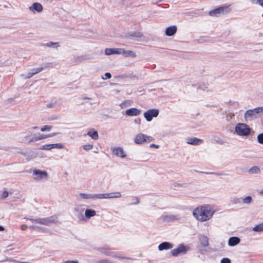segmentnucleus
Instances as JSON below:
<instances>
[{
  "mask_svg": "<svg viewBox=\"0 0 263 263\" xmlns=\"http://www.w3.org/2000/svg\"><path fill=\"white\" fill-rule=\"evenodd\" d=\"M214 214L209 205L201 206L196 208L193 211L194 216L199 221H205L210 219Z\"/></svg>",
  "mask_w": 263,
  "mask_h": 263,
  "instance_id": "nucleus-1",
  "label": "nucleus"
},
{
  "mask_svg": "<svg viewBox=\"0 0 263 263\" xmlns=\"http://www.w3.org/2000/svg\"><path fill=\"white\" fill-rule=\"evenodd\" d=\"M25 219H26L27 220H30L32 222H34L35 223L45 226H48L51 223L58 222L57 217L54 216L46 218H39L37 219H32L28 218H25Z\"/></svg>",
  "mask_w": 263,
  "mask_h": 263,
  "instance_id": "nucleus-2",
  "label": "nucleus"
},
{
  "mask_svg": "<svg viewBox=\"0 0 263 263\" xmlns=\"http://www.w3.org/2000/svg\"><path fill=\"white\" fill-rule=\"evenodd\" d=\"M251 128L245 123H238L235 127V133L240 136H247L251 134Z\"/></svg>",
  "mask_w": 263,
  "mask_h": 263,
  "instance_id": "nucleus-3",
  "label": "nucleus"
},
{
  "mask_svg": "<svg viewBox=\"0 0 263 263\" xmlns=\"http://www.w3.org/2000/svg\"><path fill=\"white\" fill-rule=\"evenodd\" d=\"M190 250L189 246H184L183 244H180L179 246L174 249H173L171 253L173 256L177 257L180 255L185 254Z\"/></svg>",
  "mask_w": 263,
  "mask_h": 263,
  "instance_id": "nucleus-4",
  "label": "nucleus"
},
{
  "mask_svg": "<svg viewBox=\"0 0 263 263\" xmlns=\"http://www.w3.org/2000/svg\"><path fill=\"white\" fill-rule=\"evenodd\" d=\"M153 140V138L143 134H139L135 138L134 141L136 144H142Z\"/></svg>",
  "mask_w": 263,
  "mask_h": 263,
  "instance_id": "nucleus-5",
  "label": "nucleus"
},
{
  "mask_svg": "<svg viewBox=\"0 0 263 263\" xmlns=\"http://www.w3.org/2000/svg\"><path fill=\"white\" fill-rule=\"evenodd\" d=\"M93 196L94 199H106L110 198H120L121 196V194L119 192H116L112 193L93 194Z\"/></svg>",
  "mask_w": 263,
  "mask_h": 263,
  "instance_id": "nucleus-6",
  "label": "nucleus"
},
{
  "mask_svg": "<svg viewBox=\"0 0 263 263\" xmlns=\"http://www.w3.org/2000/svg\"><path fill=\"white\" fill-rule=\"evenodd\" d=\"M105 250H102V252L107 256H110L115 258H117L121 259H129V257L123 256L121 253L116 252H112L108 248L105 249Z\"/></svg>",
  "mask_w": 263,
  "mask_h": 263,
  "instance_id": "nucleus-7",
  "label": "nucleus"
},
{
  "mask_svg": "<svg viewBox=\"0 0 263 263\" xmlns=\"http://www.w3.org/2000/svg\"><path fill=\"white\" fill-rule=\"evenodd\" d=\"M33 175L35 176L34 179L36 180L46 179L48 177V173L47 172L36 169L33 170Z\"/></svg>",
  "mask_w": 263,
  "mask_h": 263,
  "instance_id": "nucleus-8",
  "label": "nucleus"
},
{
  "mask_svg": "<svg viewBox=\"0 0 263 263\" xmlns=\"http://www.w3.org/2000/svg\"><path fill=\"white\" fill-rule=\"evenodd\" d=\"M158 114L159 110L156 109H152L145 112L143 116L147 121H151L153 117H157Z\"/></svg>",
  "mask_w": 263,
  "mask_h": 263,
  "instance_id": "nucleus-9",
  "label": "nucleus"
},
{
  "mask_svg": "<svg viewBox=\"0 0 263 263\" xmlns=\"http://www.w3.org/2000/svg\"><path fill=\"white\" fill-rule=\"evenodd\" d=\"M244 118L245 120L248 122L249 121H252L254 119L257 118L258 117L254 108L253 109H249L247 110L245 114Z\"/></svg>",
  "mask_w": 263,
  "mask_h": 263,
  "instance_id": "nucleus-10",
  "label": "nucleus"
},
{
  "mask_svg": "<svg viewBox=\"0 0 263 263\" xmlns=\"http://www.w3.org/2000/svg\"><path fill=\"white\" fill-rule=\"evenodd\" d=\"M124 53V49L122 48H106L105 49V54L109 55L111 54H122Z\"/></svg>",
  "mask_w": 263,
  "mask_h": 263,
  "instance_id": "nucleus-11",
  "label": "nucleus"
},
{
  "mask_svg": "<svg viewBox=\"0 0 263 263\" xmlns=\"http://www.w3.org/2000/svg\"><path fill=\"white\" fill-rule=\"evenodd\" d=\"M162 218L166 222H172L176 220H179L181 219V216L180 215H173L168 214L165 215H162Z\"/></svg>",
  "mask_w": 263,
  "mask_h": 263,
  "instance_id": "nucleus-12",
  "label": "nucleus"
},
{
  "mask_svg": "<svg viewBox=\"0 0 263 263\" xmlns=\"http://www.w3.org/2000/svg\"><path fill=\"white\" fill-rule=\"evenodd\" d=\"M228 11V7H220L213 10L210 11L209 14L211 16H218L221 13H224L225 12Z\"/></svg>",
  "mask_w": 263,
  "mask_h": 263,
  "instance_id": "nucleus-13",
  "label": "nucleus"
},
{
  "mask_svg": "<svg viewBox=\"0 0 263 263\" xmlns=\"http://www.w3.org/2000/svg\"><path fill=\"white\" fill-rule=\"evenodd\" d=\"M58 134V133H51V134H50L48 135L42 134V135H39L37 137L32 138L31 139L29 140V142L37 141L41 140H43V139H46V138H47L49 137H52L55 136L57 135Z\"/></svg>",
  "mask_w": 263,
  "mask_h": 263,
  "instance_id": "nucleus-14",
  "label": "nucleus"
},
{
  "mask_svg": "<svg viewBox=\"0 0 263 263\" xmlns=\"http://www.w3.org/2000/svg\"><path fill=\"white\" fill-rule=\"evenodd\" d=\"M141 113V111L136 108H131L125 111L126 115L128 116H138Z\"/></svg>",
  "mask_w": 263,
  "mask_h": 263,
  "instance_id": "nucleus-15",
  "label": "nucleus"
},
{
  "mask_svg": "<svg viewBox=\"0 0 263 263\" xmlns=\"http://www.w3.org/2000/svg\"><path fill=\"white\" fill-rule=\"evenodd\" d=\"M29 9L33 13H34L35 11L37 12H41L43 10V6L39 3H34L32 6L29 7Z\"/></svg>",
  "mask_w": 263,
  "mask_h": 263,
  "instance_id": "nucleus-16",
  "label": "nucleus"
},
{
  "mask_svg": "<svg viewBox=\"0 0 263 263\" xmlns=\"http://www.w3.org/2000/svg\"><path fill=\"white\" fill-rule=\"evenodd\" d=\"M177 30V28L176 26H171L166 28L165 34L166 36H171L174 35Z\"/></svg>",
  "mask_w": 263,
  "mask_h": 263,
  "instance_id": "nucleus-17",
  "label": "nucleus"
},
{
  "mask_svg": "<svg viewBox=\"0 0 263 263\" xmlns=\"http://www.w3.org/2000/svg\"><path fill=\"white\" fill-rule=\"evenodd\" d=\"M173 247V245L168 242H163L160 243L158 246L159 251H163L164 250L171 249Z\"/></svg>",
  "mask_w": 263,
  "mask_h": 263,
  "instance_id": "nucleus-18",
  "label": "nucleus"
},
{
  "mask_svg": "<svg viewBox=\"0 0 263 263\" xmlns=\"http://www.w3.org/2000/svg\"><path fill=\"white\" fill-rule=\"evenodd\" d=\"M112 152L114 155L121 158H124L126 156L123 148L120 147L114 148Z\"/></svg>",
  "mask_w": 263,
  "mask_h": 263,
  "instance_id": "nucleus-19",
  "label": "nucleus"
},
{
  "mask_svg": "<svg viewBox=\"0 0 263 263\" xmlns=\"http://www.w3.org/2000/svg\"><path fill=\"white\" fill-rule=\"evenodd\" d=\"M186 140L188 144L194 145H199L203 142L202 140L197 138H189Z\"/></svg>",
  "mask_w": 263,
  "mask_h": 263,
  "instance_id": "nucleus-20",
  "label": "nucleus"
},
{
  "mask_svg": "<svg viewBox=\"0 0 263 263\" xmlns=\"http://www.w3.org/2000/svg\"><path fill=\"white\" fill-rule=\"evenodd\" d=\"M199 241L202 247H206L209 246V238L204 235H200L199 237Z\"/></svg>",
  "mask_w": 263,
  "mask_h": 263,
  "instance_id": "nucleus-21",
  "label": "nucleus"
},
{
  "mask_svg": "<svg viewBox=\"0 0 263 263\" xmlns=\"http://www.w3.org/2000/svg\"><path fill=\"white\" fill-rule=\"evenodd\" d=\"M240 239L237 237H232L229 239L228 245L230 246H235L240 242Z\"/></svg>",
  "mask_w": 263,
  "mask_h": 263,
  "instance_id": "nucleus-22",
  "label": "nucleus"
},
{
  "mask_svg": "<svg viewBox=\"0 0 263 263\" xmlns=\"http://www.w3.org/2000/svg\"><path fill=\"white\" fill-rule=\"evenodd\" d=\"M96 212L95 210L91 209H87L85 212V215L86 218L89 219L91 217L95 216Z\"/></svg>",
  "mask_w": 263,
  "mask_h": 263,
  "instance_id": "nucleus-23",
  "label": "nucleus"
},
{
  "mask_svg": "<svg viewBox=\"0 0 263 263\" xmlns=\"http://www.w3.org/2000/svg\"><path fill=\"white\" fill-rule=\"evenodd\" d=\"M87 135L90 137L92 139L96 140L98 138V132L93 129H91L87 133Z\"/></svg>",
  "mask_w": 263,
  "mask_h": 263,
  "instance_id": "nucleus-24",
  "label": "nucleus"
},
{
  "mask_svg": "<svg viewBox=\"0 0 263 263\" xmlns=\"http://www.w3.org/2000/svg\"><path fill=\"white\" fill-rule=\"evenodd\" d=\"M88 59V57L86 55L77 56V57H74V61H75V62L77 63H82Z\"/></svg>",
  "mask_w": 263,
  "mask_h": 263,
  "instance_id": "nucleus-25",
  "label": "nucleus"
},
{
  "mask_svg": "<svg viewBox=\"0 0 263 263\" xmlns=\"http://www.w3.org/2000/svg\"><path fill=\"white\" fill-rule=\"evenodd\" d=\"M79 198L84 199H94L93 194L80 193L79 195Z\"/></svg>",
  "mask_w": 263,
  "mask_h": 263,
  "instance_id": "nucleus-26",
  "label": "nucleus"
},
{
  "mask_svg": "<svg viewBox=\"0 0 263 263\" xmlns=\"http://www.w3.org/2000/svg\"><path fill=\"white\" fill-rule=\"evenodd\" d=\"M260 170L258 166H253L249 170V173L251 174L260 173Z\"/></svg>",
  "mask_w": 263,
  "mask_h": 263,
  "instance_id": "nucleus-27",
  "label": "nucleus"
},
{
  "mask_svg": "<svg viewBox=\"0 0 263 263\" xmlns=\"http://www.w3.org/2000/svg\"><path fill=\"white\" fill-rule=\"evenodd\" d=\"M132 104V101L130 100H126L120 104V106L122 108H125Z\"/></svg>",
  "mask_w": 263,
  "mask_h": 263,
  "instance_id": "nucleus-28",
  "label": "nucleus"
},
{
  "mask_svg": "<svg viewBox=\"0 0 263 263\" xmlns=\"http://www.w3.org/2000/svg\"><path fill=\"white\" fill-rule=\"evenodd\" d=\"M254 231L260 232L263 231V223L256 226L253 228Z\"/></svg>",
  "mask_w": 263,
  "mask_h": 263,
  "instance_id": "nucleus-29",
  "label": "nucleus"
},
{
  "mask_svg": "<svg viewBox=\"0 0 263 263\" xmlns=\"http://www.w3.org/2000/svg\"><path fill=\"white\" fill-rule=\"evenodd\" d=\"M52 126L51 125H45L41 128V132H49L51 130Z\"/></svg>",
  "mask_w": 263,
  "mask_h": 263,
  "instance_id": "nucleus-30",
  "label": "nucleus"
},
{
  "mask_svg": "<svg viewBox=\"0 0 263 263\" xmlns=\"http://www.w3.org/2000/svg\"><path fill=\"white\" fill-rule=\"evenodd\" d=\"M255 109L258 117L263 114V106L255 108Z\"/></svg>",
  "mask_w": 263,
  "mask_h": 263,
  "instance_id": "nucleus-31",
  "label": "nucleus"
},
{
  "mask_svg": "<svg viewBox=\"0 0 263 263\" xmlns=\"http://www.w3.org/2000/svg\"><path fill=\"white\" fill-rule=\"evenodd\" d=\"M51 145L52 146V148H57L61 149L64 147L63 144H62L61 143L51 144Z\"/></svg>",
  "mask_w": 263,
  "mask_h": 263,
  "instance_id": "nucleus-32",
  "label": "nucleus"
},
{
  "mask_svg": "<svg viewBox=\"0 0 263 263\" xmlns=\"http://www.w3.org/2000/svg\"><path fill=\"white\" fill-rule=\"evenodd\" d=\"M252 197L251 196H248L242 199V201L244 203L249 204L252 201Z\"/></svg>",
  "mask_w": 263,
  "mask_h": 263,
  "instance_id": "nucleus-33",
  "label": "nucleus"
},
{
  "mask_svg": "<svg viewBox=\"0 0 263 263\" xmlns=\"http://www.w3.org/2000/svg\"><path fill=\"white\" fill-rule=\"evenodd\" d=\"M122 54H126V55H130V56L133 57H136V54L134 52H133V51H130V50L125 51L124 50V53H123Z\"/></svg>",
  "mask_w": 263,
  "mask_h": 263,
  "instance_id": "nucleus-34",
  "label": "nucleus"
},
{
  "mask_svg": "<svg viewBox=\"0 0 263 263\" xmlns=\"http://www.w3.org/2000/svg\"><path fill=\"white\" fill-rule=\"evenodd\" d=\"M43 68L39 67L36 69H32L31 72L33 73L34 75V74L38 73L40 72L41 71H42L43 70Z\"/></svg>",
  "mask_w": 263,
  "mask_h": 263,
  "instance_id": "nucleus-35",
  "label": "nucleus"
},
{
  "mask_svg": "<svg viewBox=\"0 0 263 263\" xmlns=\"http://www.w3.org/2000/svg\"><path fill=\"white\" fill-rule=\"evenodd\" d=\"M51 145V144H49L43 145L41 149L45 150H50L52 149V146Z\"/></svg>",
  "mask_w": 263,
  "mask_h": 263,
  "instance_id": "nucleus-36",
  "label": "nucleus"
},
{
  "mask_svg": "<svg viewBox=\"0 0 263 263\" xmlns=\"http://www.w3.org/2000/svg\"><path fill=\"white\" fill-rule=\"evenodd\" d=\"M258 142L260 144H263V133L259 134L257 136Z\"/></svg>",
  "mask_w": 263,
  "mask_h": 263,
  "instance_id": "nucleus-37",
  "label": "nucleus"
},
{
  "mask_svg": "<svg viewBox=\"0 0 263 263\" xmlns=\"http://www.w3.org/2000/svg\"><path fill=\"white\" fill-rule=\"evenodd\" d=\"M83 147L85 150L87 151V150H90V149H92L93 147V145L91 144H85V145H84L83 146Z\"/></svg>",
  "mask_w": 263,
  "mask_h": 263,
  "instance_id": "nucleus-38",
  "label": "nucleus"
},
{
  "mask_svg": "<svg viewBox=\"0 0 263 263\" xmlns=\"http://www.w3.org/2000/svg\"><path fill=\"white\" fill-rule=\"evenodd\" d=\"M9 193L7 191H4L2 195L1 198L2 199H5L8 196Z\"/></svg>",
  "mask_w": 263,
  "mask_h": 263,
  "instance_id": "nucleus-39",
  "label": "nucleus"
},
{
  "mask_svg": "<svg viewBox=\"0 0 263 263\" xmlns=\"http://www.w3.org/2000/svg\"><path fill=\"white\" fill-rule=\"evenodd\" d=\"M46 46H48V47H51V46H55L56 47H57V46H58V43L50 42V43H47L46 44Z\"/></svg>",
  "mask_w": 263,
  "mask_h": 263,
  "instance_id": "nucleus-40",
  "label": "nucleus"
},
{
  "mask_svg": "<svg viewBox=\"0 0 263 263\" xmlns=\"http://www.w3.org/2000/svg\"><path fill=\"white\" fill-rule=\"evenodd\" d=\"M96 263H111V262L108 259H102L96 261Z\"/></svg>",
  "mask_w": 263,
  "mask_h": 263,
  "instance_id": "nucleus-41",
  "label": "nucleus"
},
{
  "mask_svg": "<svg viewBox=\"0 0 263 263\" xmlns=\"http://www.w3.org/2000/svg\"><path fill=\"white\" fill-rule=\"evenodd\" d=\"M59 117L57 115H53L48 118V120H58Z\"/></svg>",
  "mask_w": 263,
  "mask_h": 263,
  "instance_id": "nucleus-42",
  "label": "nucleus"
},
{
  "mask_svg": "<svg viewBox=\"0 0 263 263\" xmlns=\"http://www.w3.org/2000/svg\"><path fill=\"white\" fill-rule=\"evenodd\" d=\"M221 263H231V260L228 258H224L221 260Z\"/></svg>",
  "mask_w": 263,
  "mask_h": 263,
  "instance_id": "nucleus-43",
  "label": "nucleus"
},
{
  "mask_svg": "<svg viewBox=\"0 0 263 263\" xmlns=\"http://www.w3.org/2000/svg\"><path fill=\"white\" fill-rule=\"evenodd\" d=\"M253 3L258 4L263 7V0H254Z\"/></svg>",
  "mask_w": 263,
  "mask_h": 263,
  "instance_id": "nucleus-44",
  "label": "nucleus"
},
{
  "mask_svg": "<svg viewBox=\"0 0 263 263\" xmlns=\"http://www.w3.org/2000/svg\"><path fill=\"white\" fill-rule=\"evenodd\" d=\"M132 36L137 37H140L142 36V34L140 32L138 33H134L132 34Z\"/></svg>",
  "mask_w": 263,
  "mask_h": 263,
  "instance_id": "nucleus-45",
  "label": "nucleus"
},
{
  "mask_svg": "<svg viewBox=\"0 0 263 263\" xmlns=\"http://www.w3.org/2000/svg\"><path fill=\"white\" fill-rule=\"evenodd\" d=\"M34 75V73H32L31 72H29L27 76L26 77V79H29L31 77H32Z\"/></svg>",
  "mask_w": 263,
  "mask_h": 263,
  "instance_id": "nucleus-46",
  "label": "nucleus"
},
{
  "mask_svg": "<svg viewBox=\"0 0 263 263\" xmlns=\"http://www.w3.org/2000/svg\"><path fill=\"white\" fill-rule=\"evenodd\" d=\"M105 76L106 77V79H110L111 77V74L109 72L105 73Z\"/></svg>",
  "mask_w": 263,
  "mask_h": 263,
  "instance_id": "nucleus-47",
  "label": "nucleus"
},
{
  "mask_svg": "<svg viewBox=\"0 0 263 263\" xmlns=\"http://www.w3.org/2000/svg\"><path fill=\"white\" fill-rule=\"evenodd\" d=\"M27 226L26 224H22L21 226V229L22 230L24 231L27 229Z\"/></svg>",
  "mask_w": 263,
  "mask_h": 263,
  "instance_id": "nucleus-48",
  "label": "nucleus"
},
{
  "mask_svg": "<svg viewBox=\"0 0 263 263\" xmlns=\"http://www.w3.org/2000/svg\"><path fill=\"white\" fill-rule=\"evenodd\" d=\"M54 103H49V104H47V107L48 108H52L54 107Z\"/></svg>",
  "mask_w": 263,
  "mask_h": 263,
  "instance_id": "nucleus-49",
  "label": "nucleus"
},
{
  "mask_svg": "<svg viewBox=\"0 0 263 263\" xmlns=\"http://www.w3.org/2000/svg\"><path fill=\"white\" fill-rule=\"evenodd\" d=\"M63 263H79V262L77 261L68 260V261H65Z\"/></svg>",
  "mask_w": 263,
  "mask_h": 263,
  "instance_id": "nucleus-50",
  "label": "nucleus"
},
{
  "mask_svg": "<svg viewBox=\"0 0 263 263\" xmlns=\"http://www.w3.org/2000/svg\"><path fill=\"white\" fill-rule=\"evenodd\" d=\"M135 123L137 124H140L141 123V119H137L135 120Z\"/></svg>",
  "mask_w": 263,
  "mask_h": 263,
  "instance_id": "nucleus-51",
  "label": "nucleus"
},
{
  "mask_svg": "<svg viewBox=\"0 0 263 263\" xmlns=\"http://www.w3.org/2000/svg\"><path fill=\"white\" fill-rule=\"evenodd\" d=\"M150 147H155L156 148H158L159 147V145H156L155 144H151L150 145H149Z\"/></svg>",
  "mask_w": 263,
  "mask_h": 263,
  "instance_id": "nucleus-52",
  "label": "nucleus"
},
{
  "mask_svg": "<svg viewBox=\"0 0 263 263\" xmlns=\"http://www.w3.org/2000/svg\"><path fill=\"white\" fill-rule=\"evenodd\" d=\"M5 230V228L3 227L0 226V231H3Z\"/></svg>",
  "mask_w": 263,
  "mask_h": 263,
  "instance_id": "nucleus-53",
  "label": "nucleus"
},
{
  "mask_svg": "<svg viewBox=\"0 0 263 263\" xmlns=\"http://www.w3.org/2000/svg\"><path fill=\"white\" fill-rule=\"evenodd\" d=\"M30 228H32V229H36V228H38V227L32 226H31Z\"/></svg>",
  "mask_w": 263,
  "mask_h": 263,
  "instance_id": "nucleus-54",
  "label": "nucleus"
},
{
  "mask_svg": "<svg viewBox=\"0 0 263 263\" xmlns=\"http://www.w3.org/2000/svg\"><path fill=\"white\" fill-rule=\"evenodd\" d=\"M259 194L261 195H263V189L262 190H261L260 191H259Z\"/></svg>",
  "mask_w": 263,
  "mask_h": 263,
  "instance_id": "nucleus-55",
  "label": "nucleus"
},
{
  "mask_svg": "<svg viewBox=\"0 0 263 263\" xmlns=\"http://www.w3.org/2000/svg\"><path fill=\"white\" fill-rule=\"evenodd\" d=\"M136 202L135 203H139V199L138 198H136Z\"/></svg>",
  "mask_w": 263,
  "mask_h": 263,
  "instance_id": "nucleus-56",
  "label": "nucleus"
},
{
  "mask_svg": "<svg viewBox=\"0 0 263 263\" xmlns=\"http://www.w3.org/2000/svg\"><path fill=\"white\" fill-rule=\"evenodd\" d=\"M31 128L33 129H35L37 128V127H35V126L32 127Z\"/></svg>",
  "mask_w": 263,
  "mask_h": 263,
  "instance_id": "nucleus-57",
  "label": "nucleus"
}]
</instances>
